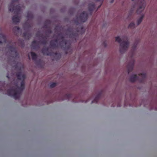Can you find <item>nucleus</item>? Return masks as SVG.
I'll use <instances>...</instances> for the list:
<instances>
[{
    "label": "nucleus",
    "instance_id": "412c9836",
    "mask_svg": "<svg viewBox=\"0 0 157 157\" xmlns=\"http://www.w3.org/2000/svg\"><path fill=\"white\" fill-rule=\"evenodd\" d=\"M133 65L132 64H131L130 65H128V73L129 74L130 72L132 71L133 69Z\"/></svg>",
    "mask_w": 157,
    "mask_h": 157
},
{
    "label": "nucleus",
    "instance_id": "79ce46f5",
    "mask_svg": "<svg viewBox=\"0 0 157 157\" xmlns=\"http://www.w3.org/2000/svg\"><path fill=\"white\" fill-rule=\"evenodd\" d=\"M61 47H64L63 46V45H61Z\"/></svg>",
    "mask_w": 157,
    "mask_h": 157
},
{
    "label": "nucleus",
    "instance_id": "f3484780",
    "mask_svg": "<svg viewBox=\"0 0 157 157\" xmlns=\"http://www.w3.org/2000/svg\"><path fill=\"white\" fill-rule=\"evenodd\" d=\"M50 45L53 48H55L58 47V45L56 44L53 40H52L50 42Z\"/></svg>",
    "mask_w": 157,
    "mask_h": 157
},
{
    "label": "nucleus",
    "instance_id": "9b49d317",
    "mask_svg": "<svg viewBox=\"0 0 157 157\" xmlns=\"http://www.w3.org/2000/svg\"><path fill=\"white\" fill-rule=\"evenodd\" d=\"M32 47L33 49H36L37 48H39V45L37 44V43L36 40H34L33 41L32 45Z\"/></svg>",
    "mask_w": 157,
    "mask_h": 157
},
{
    "label": "nucleus",
    "instance_id": "c756f323",
    "mask_svg": "<svg viewBox=\"0 0 157 157\" xmlns=\"http://www.w3.org/2000/svg\"><path fill=\"white\" fill-rule=\"evenodd\" d=\"M46 22L44 23V24L43 27L44 28H47L48 27V25L46 24Z\"/></svg>",
    "mask_w": 157,
    "mask_h": 157
},
{
    "label": "nucleus",
    "instance_id": "0eeeda50",
    "mask_svg": "<svg viewBox=\"0 0 157 157\" xmlns=\"http://www.w3.org/2000/svg\"><path fill=\"white\" fill-rule=\"evenodd\" d=\"M95 7V5L93 3H91L88 5V10L90 15L92 14V11L94 10Z\"/></svg>",
    "mask_w": 157,
    "mask_h": 157
},
{
    "label": "nucleus",
    "instance_id": "9d476101",
    "mask_svg": "<svg viewBox=\"0 0 157 157\" xmlns=\"http://www.w3.org/2000/svg\"><path fill=\"white\" fill-rule=\"evenodd\" d=\"M101 92L99 93L96 97L92 101L91 103H97L101 97Z\"/></svg>",
    "mask_w": 157,
    "mask_h": 157
},
{
    "label": "nucleus",
    "instance_id": "4468645a",
    "mask_svg": "<svg viewBox=\"0 0 157 157\" xmlns=\"http://www.w3.org/2000/svg\"><path fill=\"white\" fill-rule=\"evenodd\" d=\"M78 36V33H71L70 34L69 37L70 38H71L75 39V40H76V38Z\"/></svg>",
    "mask_w": 157,
    "mask_h": 157
},
{
    "label": "nucleus",
    "instance_id": "c9c22d12",
    "mask_svg": "<svg viewBox=\"0 0 157 157\" xmlns=\"http://www.w3.org/2000/svg\"><path fill=\"white\" fill-rule=\"evenodd\" d=\"M113 1L114 0H111V1L110 2L111 3H113Z\"/></svg>",
    "mask_w": 157,
    "mask_h": 157
},
{
    "label": "nucleus",
    "instance_id": "473e14b6",
    "mask_svg": "<svg viewBox=\"0 0 157 157\" xmlns=\"http://www.w3.org/2000/svg\"><path fill=\"white\" fill-rule=\"evenodd\" d=\"M21 45L22 47H24V42H21Z\"/></svg>",
    "mask_w": 157,
    "mask_h": 157
},
{
    "label": "nucleus",
    "instance_id": "72a5a7b5",
    "mask_svg": "<svg viewBox=\"0 0 157 157\" xmlns=\"http://www.w3.org/2000/svg\"><path fill=\"white\" fill-rule=\"evenodd\" d=\"M103 44H104V46H105V47H106V44H105V42H104V43H103Z\"/></svg>",
    "mask_w": 157,
    "mask_h": 157
},
{
    "label": "nucleus",
    "instance_id": "393cba45",
    "mask_svg": "<svg viewBox=\"0 0 157 157\" xmlns=\"http://www.w3.org/2000/svg\"><path fill=\"white\" fill-rule=\"evenodd\" d=\"M20 29V28L19 27L15 26L13 28V30L14 32H15L19 31Z\"/></svg>",
    "mask_w": 157,
    "mask_h": 157
},
{
    "label": "nucleus",
    "instance_id": "4be33fe9",
    "mask_svg": "<svg viewBox=\"0 0 157 157\" xmlns=\"http://www.w3.org/2000/svg\"><path fill=\"white\" fill-rule=\"evenodd\" d=\"M43 39H45L42 41H41V43L44 45H46L47 43V40H46V36H44L43 37Z\"/></svg>",
    "mask_w": 157,
    "mask_h": 157
},
{
    "label": "nucleus",
    "instance_id": "2f4dec72",
    "mask_svg": "<svg viewBox=\"0 0 157 157\" xmlns=\"http://www.w3.org/2000/svg\"><path fill=\"white\" fill-rule=\"evenodd\" d=\"M54 42L56 43H57L58 42V39H56L55 40H53Z\"/></svg>",
    "mask_w": 157,
    "mask_h": 157
},
{
    "label": "nucleus",
    "instance_id": "7c9ffc66",
    "mask_svg": "<svg viewBox=\"0 0 157 157\" xmlns=\"http://www.w3.org/2000/svg\"><path fill=\"white\" fill-rule=\"evenodd\" d=\"M19 0H12V2L11 3L14 4L15 2H17Z\"/></svg>",
    "mask_w": 157,
    "mask_h": 157
},
{
    "label": "nucleus",
    "instance_id": "20e7f679",
    "mask_svg": "<svg viewBox=\"0 0 157 157\" xmlns=\"http://www.w3.org/2000/svg\"><path fill=\"white\" fill-rule=\"evenodd\" d=\"M88 14L85 11H83L79 17H77V20L81 22H85L87 19Z\"/></svg>",
    "mask_w": 157,
    "mask_h": 157
},
{
    "label": "nucleus",
    "instance_id": "e433bc0d",
    "mask_svg": "<svg viewBox=\"0 0 157 157\" xmlns=\"http://www.w3.org/2000/svg\"><path fill=\"white\" fill-rule=\"evenodd\" d=\"M36 36H39V34H38V33H37L36 34Z\"/></svg>",
    "mask_w": 157,
    "mask_h": 157
},
{
    "label": "nucleus",
    "instance_id": "f8f14e48",
    "mask_svg": "<svg viewBox=\"0 0 157 157\" xmlns=\"http://www.w3.org/2000/svg\"><path fill=\"white\" fill-rule=\"evenodd\" d=\"M59 36H60V39L62 40L60 42V44L64 43L65 45H66L67 43V41L64 40V37L61 33L59 34Z\"/></svg>",
    "mask_w": 157,
    "mask_h": 157
},
{
    "label": "nucleus",
    "instance_id": "f03ea898",
    "mask_svg": "<svg viewBox=\"0 0 157 157\" xmlns=\"http://www.w3.org/2000/svg\"><path fill=\"white\" fill-rule=\"evenodd\" d=\"M116 41L120 44V53H124L127 50V48L129 46V42L128 41H124L122 43L121 39L120 37L117 36L115 38Z\"/></svg>",
    "mask_w": 157,
    "mask_h": 157
},
{
    "label": "nucleus",
    "instance_id": "de8ad7c7",
    "mask_svg": "<svg viewBox=\"0 0 157 157\" xmlns=\"http://www.w3.org/2000/svg\"><path fill=\"white\" fill-rule=\"evenodd\" d=\"M69 47V46H68L67 48H68Z\"/></svg>",
    "mask_w": 157,
    "mask_h": 157
},
{
    "label": "nucleus",
    "instance_id": "f704fd0d",
    "mask_svg": "<svg viewBox=\"0 0 157 157\" xmlns=\"http://www.w3.org/2000/svg\"><path fill=\"white\" fill-rule=\"evenodd\" d=\"M98 1H101L102 2L103 1V0H96Z\"/></svg>",
    "mask_w": 157,
    "mask_h": 157
},
{
    "label": "nucleus",
    "instance_id": "8fccbe9b",
    "mask_svg": "<svg viewBox=\"0 0 157 157\" xmlns=\"http://www.w3.org/2000/svg\"><path fill=\"white\" fill-rule=\"evenodd\" d=\"M134 0H132V1H134Z\"/></svg>",
    "mask_w": 157,
    "mask_h": 157
},
{
    "label": "nucleus",
    "instance_id": "1a4fd4ad",
    "mask_svg": "<svg viewBox=\"0 0 157 157\" xmlns=\"http://www.w3.org/2000/svg\"><path fill=\"white\" fill-rule=\"evenodd\" d=\"M20 17H18L17 15L13 16L12 17V21L13 23L14 24H17L20 21Z\"/></svg>",
    "mask_w": 157,
    "mask_h": 157
},
{
    "label": "nucleus",
    "instance_id": "b1692460",
    "mask_svg": "<svg viewBox=\"0 0 157 157\" xmlns=\"http://www.w3.org/2000/svg\"><path fill=\"white\" fill-rule=\"evenodd\" d=\"M144 16H142L137 21V25H139L142 22Z\"/></svg>",
    "mask_w": 157,
    "mask_h": 157
},
{
    "label": "nucleus",
    "instance_id": "ea45409f",
    "mask_svg": "<svg viewBox=\"0 0 157 157\" xmlns=\"http://www.w3.org/2000/svg\"><path fill=\"white\" fill-rule=\"evenodd\" d=\"M15 67L16 69L17 68V65H15Z\"/></svg>",
    "mask_w": 157,
    "mask_h": 157
},
{
    "label": "nucleus",
    "instance_id": "bb28decb",
    "mask_svg": "<svg viewBox=\"0 0 157 157\" xmlns=\"http://www.w3.org/2000/svg\"><path fill=\"white\" fill-rule=\"evenodd\" d=\"M56 83L55 82H54L51 83L50 86V87L51 88H53L55 86H56Z\"/></svg>",
    "mask_w": 157,
    "mask_h": 157
},
{
    "label": "nucleus",
    "instance_id": "09e8293b",
    "mask_svg": "<svg viewBox=\"0 0 157 157\" xmlns=\"http://www.w3.org/2000/svg\"><path fill=\"white\" fill-rule=\"evenodd\" d=\"M118 106V107H120V106H118H118Z\"/></svg>",
    "mask_w": 157,
    "mask_h": 157
},
{
    "label": "nucleus",
    "instance_id": "4c0bfd02",
    "mask_svg": "<svg viewBox=\"0 0 157 157\" xmlns=\"http://www.w3.org/2000/svg\"><path fill=\"white\" fill-rule=\"evenodd\" d=\"M73 102H75V99H73Z\"/></svg>",
    "mask_w": 157,
    "mask_h": 157
},
{
    "label": "nucleus",
    "instance_id": "aec40b11",
    "mask_svg": "<svg viewBox=\"0 0 157 157\" xmlns=\"http://www.w3.org/2000/svg\"><path fill=\"white\" fill-rule=\"evenodd\" d=\"M30 53L32 59L34 61H36L37 57V55L35 53L32 52H31Z\"/></svg>",
    "mask_w": 157,
    "mask_h": 157
},
{
    "label": "nucleus",
    "instance_id": "49530a36",
    "mask_svg": "<svg viewBox=\"0 0 157 157\" xmlns=\"http://www.w3.org/2000/svg\"><path fill=\"white\" fill-rule=\"evenodd\" d=\"M7 78H9V77H8V76H7Z\"/></svg>",
    "mask_w": 157,
    "mask_h": 157
},
{
    "label": "nucleus",
    "instance_id": "a878e982",
    "mask_svg": "<svg viewBox=\"0 0 157 157\" xmlns=\"http://www.w3.org/2000/svg\"><path fill=\"white\" fill-rule=\"evenodd\" d=\"M135 25L134 23L132 22L128 26V27L130 28H132L135 27Z\"/></svg>",
    "mask_w": 157,
    "mask_h": 157
},
{
    "label": "nucleus",
    "instance_id": "39448f33",
    "mask_svg": "<svg viewBox=\"0 0 157 157\" xmlns=\"http://www.w3.org/2000/svg\"><path fill=\"white\" fill-rule=\"evenodd\" d=\"M9 50L11 52H13L14 53L13 57L19 58V54L16 51L15 47L12 46H10L9 47Z\"/></svg>",
    "mask_w": 157,
    "mask_h": 157
},
{
    "label": "nucleus",
    "instance_id": "7ed1b4c3",
    "mask_svg": "<svg viewBox=\"0 0 157 157\" xmlns=\"http://www.w3.org/2000/svg\"><path fill=\"white\" fill-rule=\"evenodd\" d=\"M8 9L9 11L12 12H14L15 14L18 15L21 10V7L19 5L15 6L14 4L12 3L9 6Z\"/></svg>",
    "mask_w": 157,
    "mask_h": 157
},
{
    "label": "nucleus",
    "instance_id": "6ab92c4d",
    "mask_svg": "<svg viewBox=\"0 0 157 157\" xmlns=\"http://www.w3.org/2000/svg\"><path fill=\"white\" fill-rule=\"evenodd\" d=\"M139 75L141 78V79L140 80V82H143L146 77V74L144 73H141Z\"/></svg>",
    "mask_w": 157,
    "mask_h": 157
},
{
    "label": "nucleus",
    "instance_id": "a19ab883",
    "mask_svg": "<svg viewBox=\"0 0 157 157\" xmlns=\"http://www.w3.org/2000/svg\"><path fill=\"white\" fill-rule=\"evenodd\" d=\"M101 5H100L99 6H98V8H99L101 6Z\"/></svg>",
    "mask_w": 157,
    "mask_h": 157
},
{
    "label": "nucleus",
    "instance_id": "f257e3e1",
    "mask_svg": "<svg viewBox=\"0 0 157 157\" xmlns=\"http://www.w3.org/2000/svg\"><path fill=\"white\" fill-rule=\"evenodd\" d=\"M20 71L16 73L17 78L20 80H23L21 83V87H19L17 83L15 84L16 88L13 87L7 90L8 95L12 97L15 99H17L20 97V94L21 93L25 88V82L24 79L25 78V75L22 74L21 71V69H19Z\"/></svg>",
    "mask_w": 157,
    "mask_h": 157
},
{
    "label": "nucleus",
    "instance_id": "5701e85b",
    "mask_svg": "<svg viewBox=\"0 0 157 157\" xmlns=\"http://www.w3.org/2000/svg\"><path fill=\"white\" fill-rule=\"evenodd\" d=\"M27 17L29 19H32L33 16V14L29 12L27 13Z\"/></svg>",
    "mask_w": 157,
    "mask_h": 157
},
{
    "label": "nucleus",
    "instance_id": "c03bdc74",
    "mask_svg": "<svg viewBox=\"0 0 157 157\" xmlns=\"http://www.w3.org/2000/svg\"><path fill=\"white\" fill-rule=\"evenodd\" d=\"M55 55H56V54H57V53H55Z\"/></svg>",
    "mask_w": 157,
    "mask_h": 157
},
{
    "label": "nucleus",
    "instance_id": "c85d7f7f",
    "mask_svg": "<svg viewBox=\"0 0 157 157\" xmlns=\"http://www.w3.org/2000/svg\"><path fill=\"white\" fill-rule=\"evenodd\" d=\"M46 33H48L49 34H51L52 33V31L50 29H47L46 32Z\"/></svg>",
    "mask_w": 157,
    "mask_h": 157
},
{
    "label": "nucleus",
    "instance_id": "a211bd4d",
    "mask_svg": "<svg viewBox=\"0 0 157 157\" xmlns=\"http://www.w3.org/2000/svg\"><path fill=\"white\" fill-rule=\"evenodd\" d=\"M145 8L144 5H143L142 6H140L137 10V13L138 14H140L144 10Z\"/></svg>",
    "mask_w": 157,
    "mask_h": 157
},
{
    "label": "nucleus",
    "instance_id": "423d86ee",
    "mask_svg": "<svg viewBox=\"0 0 157 157\" xmlns=\"http://www.w3.org/2000/svg\"><path fill=\"white\" fill-rule=\"evenodd\" d=\"M49 48H43L41 50L42 53L44 55H47V56H51V52H49L48 51Z\"/></svg>",
    "mask_w": 157,
    "mask_h": 157
},
{
    "label": "nucleus",
    "instance_id": "a18cd8bd",
    "mask_svg": "<svg viewBox=\"0 0 157 157\" xmlns=\"http://www.w3.org/2000/svg\"><path fill=\"white\" fill-rule=\"evenodd\" d=\"M77 32H78V30H77Z\"/></svg>",
    "mask_w": 157,
    "mask_h": 157
},
{
    "label": "nucleus",
    "instance_id": "37998d69",
    "mask_svg": "<svg viewBox=\"0 0 157 157\" xmlns=\"http://www.w3.org/2000/svg\"><path fill=\"white\" fill-rule=\"evenodd\" d=\"M87 101H88V100L86 101H85V102L86 103L87 102Z\"/></svg>",
    "mask_w": 157,
    "mask_h": 157
},
{
    "label": "nucleus",
    "instance_id": "dca6fc26",
    "mask_svg": "<svg viewBox=\"0 0 157 157\" xmlns=\"http://www.w3.org/2000/svg\"><path fill=\"white\" fill-rule=\"evenodd\" d=\"M72 97V95L71 94H66L64 95V98L62 99V100H63L64 99L69 100Z\"/></svg>",
    "mask_w": 157,
    "mask_h": 157
},
{
    "label": "nucleus",
    "instance_id": "2eb2a0df",
    "mask_svg": "<svg viewBox=\"0 0 157 157\" xmlns=\"http://www.w3.org/2000/svg\"><path fill=\"white\" fill-rule=\"evenodd\" d=\"M138 78V77L136 75H134L132 76L130 78V81L132 82L136 81Z\"/></svg>",
    "mask_w": 157,
    "mask_h": 157
},
{
    "label": "nucleus",
    "instance_id": "6e6552de",
    "mask_svg": "<svg viewBox=\"0 0 157 157\" xmlns=\"http://www.w3.org/2000/svg\"><path fill=\"white\" fill-rule=\"evenodd\" d=\"M6 41V36L3 34H0V44L5 43Z\"/></svg>",
    "mask_w": 157,
    "mask_h": 157
},
{
    "label": "nucleus",
    "instance_id": "cd10ccee",
    "mask_svg": "<svg viewBox=\"0 0 157 157\" xmlns=\"http://www.w3.org/2000/svg\"><path fill=\"white\" fill-rule=\"evenodd\" d=\"M42 62V61L40 59L36 62V64L39 65L41 64Z\"/></svg>",
    "mask_w": 157,
    "mask_h": 157
},
{
    "label": "nucleus",
    "instance_id": "ddd939ff",
    "mask_svg": "<svg viewBox=\"0 0 157 157\" xmlns=\"http://www.w3.org/2000/svg\"><path fill=\"white\" fill-rule=\"evenodd\" d=\"M23 36L25 39L29 40V39L32 36L31 33H28L27 32H25L23 33Z\"/></svg>",
    "mask_w": 157,
    "mask_h": 157
},
{
    "label": "nucleus",
    "instance_id": "58836bf2",
    "mask_svg": "<svg viewBox=\"0 0 157 157\" xmlns=\"http://www.w3.org/2000/svg\"><path fill=\"white\" fill-rule=\"evenodd\" d=\"M67 31L70 32H71V31L70 30V29H67Z\"/></svg>",
    "mask_w": 157,
    "mask_h": 157
}]
</instances>
